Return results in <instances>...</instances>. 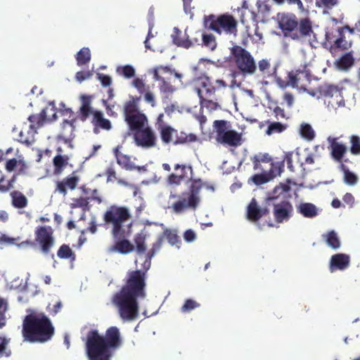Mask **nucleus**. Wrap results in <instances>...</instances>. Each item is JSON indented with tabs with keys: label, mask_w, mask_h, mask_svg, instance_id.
<instances>
[{
	"label": "nucleus",
	"mask_w": 360,
	"mask_h": 360,
	"mask_svg": "<svg viewBox=\"0 0 360 360\" xmlns=\"http://www.w3.org/2000/svg\"><path fill=\"white\" fill-rule=\"evenodd\" d=\"M79 181V177L75 172H72L71 174L56 182L54 193L65 196L68 191H73L77 188Z\"/></svg>",
	"instance_id": "a211bd4d"
},
{
	"label": "nucleus",
	"mask_w": 360,
	"mask_h": 360,
	"mask_svg": "<svg viewBox=\"0 0 360 360\" xmlns=\"http://www.w3.org/2000/svg\"><path fill=\"white\" fill-rule=\"evenodd\" d=\"M70 207L72 209L81 208L84 212L88 211L90 209L89 198L82 196L79 198H74L72 199Z\"/></svg>",
	"instance_id": "58836bf2"
},
{
	"label": "nucleus",
	"mask_w": 360,
	"mask_h": 360,
	"mask_svg": "<svg viewBox=\"0 0 360 360\" xmlns=\"http://www.w3.org/2000/svg\"><path fill=\"white\" fill-rule=\"evenodd\" d=\"M211 98H207V97H204V98H200V103L201 106L205 107V108L209 109L210 110H216L220 107V105H219V103L217 101H214L212 100ZM214 98L215 100H217V98H215V97Z\"/></svg>",
	"instance_id": "603ef678"
},
{
	"label": "nucleus",
	"mask_w": 360,
	"mask_h": 360,
	"mask_svg": "<svg viewBox=\"0 0 360 360\" xmlns=\"http://www.w3.org/2000/svg\"><path fill=\"white\" fill-rule=\"evenodd\" d=\"M57 256L63 259H70L73 262L75 260V254L68 245L63 244L57 252Z\"/></svg>",
	"instance_id": "4c0bfd02"
},
{
	"label": "nucleus",
	"mask_w": 360,
	"mask_h": 360,
	"mask_svg": "<svg viewBox=\"0 0 360 360\" xmlns=\"http://www.w3.org/2000/svg\"><path fill=\"white\" fill-rule=\"evenodd\" d=\"M338 0H316L315 4L318 8L331 9L338 4Z\"/></svg>",
	"instance_id": "052dcab7"
},
{
	"label": "nucleus",
	"mask_w": 360,
	"mask_h": 360,
	"mask_svg": "<svg viewBox=\"0 0 360 360\" xmlns=\"http://www.w3.org/2000/svg\"><path fill=\"white\" fill-rule=\"evenodd\" d=\"M82 105L79 110V118L82 122L87 120L90 115H93L94 110L91 106V98L89 96L82 95L81 96Z\"/></svg>",
	"instance_id": "5701e85b"
},
{
	"label": "nucleus",
	"mask_w": 360,
	"mask_h": 360,
	"mask_svg": "<svg viewBox=\"0 0 360 360\" xmlns=\"http://www.w3.org/2000/svg\"><path fill=\"white\" fill-rule=\"evenodd\" d=\"M354 63V59L351 52L344 54L338 60V67L342 70H347Z\"/></svg>",
	"instance_id": "49530a36"
},
{
	"label": "nucleus",
	"mask_w": 360,
	"mask_h": 360,
	"mask_svg": "<svg viewBox=\"0 0 360 360\" xmlns=\"http://www.w3.org/2000/svg\"><path fill=\"white\" fill-rule=\"evenodd\" d=\"M172 42L174 44L179 47H181V45H179V41H185L186 34L185 32L183 33L180 29L175 27L173 28L172 34L171 35Z\"/></svg>",
	"instance_id": "5fc2aeb1"
},
{
	"label": "nucleus",
	"mask_w": 360,
	"mask_h": 360,
	"mask_svg": "<svg viewBox=\"0 0 360 360\" xmlns=\"http://www.w3.org/2000/svg\"><path fill=\"white\" fill-rule=\"evenodd\" d=\"M54 333L51 319L43 312L32 311L23 319L22 334L25 341L45 342L52 338Z\"/></svg>",
	"instance_id": "7ed1b4c3"
},
{
	"label": "nucleus",
	"mask_w": 360,
	"mask_h": 360,
	"mask_svg": "<svg viewBox=\"0 0 360 360\" xmlns=\"http://www.w3.org/2000/svg\"><path fill=\"white\" fill-rule=\"evenodd\" d=\"M131 218L129 210L124 206L110 205L104 212L103 219L105 224L112 227L111 233L115 238L125 237L124 224Z\"/></svg>",
	"instance_id": "423d86ee"
},
{
	"label": "nucleus",
	"mask_w": 360,
	"mask_h": 360,
	"mask_svg": "<svg viewBox=\"0 0 360 360\" xmlns=\"http://www.w3.org/2000/svg\"><path fill=\"white\" fill-rule=\"evenodd\" d=\"M150 265V260L147 259L144 269L128 271L124 285L112 297V303L124 321H133L139 315L138 299H143L146 296L147 271Z\"/></svg>",
	"instance_id": "f257e3e1"
},
{
	"label": "nucleus",
	"mask_w": 360,
	"mask_h": 360,
	"mask_svg": "<svg viewBox=\"0 0 360 360\" xmlns=\"http://www.w3.org/2000/svg\"><path fill=\"white\" fill-rule=\"evenodd\" d=\"M350 152L353 155L360 154V138L357 136L352 135L350 136Z\"/></svg>",
	"instance_id": "bf43d9fd"
},
{
	"label": "nucleus",
	"mask_w": 360,
	"mask_h": 360,
	"mask_svg": "<svg viewBox=\"0 0 360 360\" xmlns=\"http://www.w3.org/2000/svg\"><path fill=\"white\" fill-rule=\"evenodd\" d=\"M8 339L0 336V358L9 357L11 355V351L8 348Z\"/></svg>",
	"instance_id": "864d4df0"
},
{
	"label": "nucleus",
	"mask_w": 360,
	"mask_h": 360,
	"mask_svg": "<svg viewBox=\"0 0 360 360\" xmlns=\"http://www.w3.org/2000/svg\"><path fill=\"white\" fill-rule=\"evenodd\" d=\"M184 181V175H178L177 174H171L168 176L167 181L170 185L179 186Z\"/></svg>",
	"instance_id": "0e129e2a"
},
{
	"label": "nucleus",
	"mask_w": 360,
	"mask_h": 360,
	"mask_svg": "<svg viewBox=\"0 0 360 360\" xmlns=\"http://www.w3.org/2000/svg\"><path fill=\"white\" fill-rule=\"evenodd\" d=\"M15 181V176L11 180L5 181L4 178L0 179V192L6 193L13 188V183Z\"/></svg>",
	"instance_id": "338daca9"
},
{
	"label": "nucleus",
	"mask_w": 360,
	"mask_h": 360,
	"mask_svg": "<svg viewBox=\"0 0 360 360\" xmlns=\"http://www.w3.org/2000/svg\"><path fill=\"white\" fill-rule=\"evenodd\" d=\"M250 179L255 185L259 186L271 181L272 179V176H269L268 172H264L253 175Z\"/></svg>",
	"instance_id": "8fccbe9b"
},
{
	"label": "nucleus",
	"mask_w": 360,
	"mask_h": 360,
	"mask_svg": "<svg viewBox=\"0 0 360 360\" xmlns=\"http://www.w3.org/2000/svg\"><path fill=\"white\" fill-rule=\"evenodd\" d=\"M75 118L72 117L71 120H65L62 123V131L60 136L65 139L68 136H71L75 129Z\"/></svg>",
	"instance_id": "a19ab883"
},
{
	"label": "nucleus",
	"mask_w": 360,
	"mask_h": 360,
	"mask_svg": "<svg viewBox=\"0 0 360 360\" xmlns=\"http://www.w3.org/2000/svg\"><path fill=\"white\" fill-rule=\"evenodd\" d=\"M173 72L174 70H172L168 66L159 65L153 69V79L160 82L159 88L161 92L172 94L175 91V88L172 85L171 82L162 76L167 74L172 75Z\"/></svg>",
	"instance_id": "f3484780"
},
{
	"label": "nucleus",
	"mask_w": 360,
	"mask_h": 360,
	"mask_svg": "<svg viewBox=\"0 0 360 360\" xmlns=\"http://www.w3.org/2000/svg\"><path fill=\"white\" fill-rule=\"evenodd\" d=\"M276 20L278 27L285 37L302 41L314 34L311 22L308 18H302L298 22L297 18L293 13H278Z\"/></svg>",
	"instance_id": "20e7f679"
},
{
	"label": "nucleus",
	"mask_w": 360,
	"mask_h": 360,
	"mask_svg": "<svg viewBox=\"0 0 360 360\" xmlns=\"http://www.w3.org/2000/svg\"><path fill=\"white\" fill-rule=\"evenodd\" d=\"M7 310V303L4 299L0 298V328H4L6 324L5 313Z\"/></svg>",
	"instance_id": "680f3d73"
},
{
	"label": "nucleus",
	"mask_w": 360,
	"mask_h": 360,
	"mask_svg": "<svg viewBox=\"0 0 360 360\" xmlns=\"http://www.w3.org/2000/svg\"><path fill=\"white\" fill-rule=\"evenodd\" d=\"M269 214V210L267 207H260L255 198H252L247 207L246 217L252 222H257Z\"/></svg>",
	"instance_id": "6ab92c4d"
},
{
	"label": "nucleus",
	"mask_w": 360,
	"mask_h": 360,
	"mask_svg": "<svg viewBox=\"0 0 360 360\" xmlns=\"http://www.w3.org/2000/svg\"><path fill=\"white\" fill-rule=\"evenodd\" d=\"M339 37L334 41V46L342 50L348 49L352 45V40L347 38L345 33L338 28Z\"/></svg>",
	"instance_id": "f704fd0d"
},
{
	"label": "nucleus",
	"mask_w": 360,
	"mask_h": 360,
	"mask_svg": "<svg viewBox=\"0 0 360 360\" xmlns=\"http://www.w3.org/2000/svg\"><path fill=\"white\" fill-rule=\"evenodd\" d=\"M284 165L283 162H271V168L269 169V172L268 174L269 176H272V179L277 176L281 175V174L283 172Z\"/></svg>",
	"instance_id": "3c124183"
},
{
	"label": "nucleus",
	"mask_w": 360,
	"mask_h": 360,
	"mask_svg": "<svg viewBox=\"0 0 360 360\" xmlns=\"http://www.w3.org/2000/svg\"><path fill=\"white\" fill-rule=\"evenodd\" d=\"M297 212L307 218H313L318 214L316 207L310 202L300 203Z\"/></svg>",
	"instance_id": "c756f323"
},
{
	"label": "nucleus",
	"mask_w": 360,
	"mask_h": 360,
	"mask_svg": "<svg viewBox=\"0 0 360 360\" xmlns=\"http://www.w3.org/2000/svg\"><path fill=\"white\" fill-rule=\"evenodd\" d=\"M300 134L302 137L307 140H312L315 136L314 131L309 124H302L301 125Z\"/></svg>",
	"instance_id": "13d9d810"
},
{
	"label": "nucleus",
	"mask_w": 360,
	"mask_h": 360,
	"mask_svg": "<svg viewBox=\"0 0 360 360\" xmlns=\"http://www.w3.org/2000/svg\"><path fill=\"white\" fill-rule=\"evenodd\" d=\"M217 143L231 147H237L242 144V135L235 130L228 129L226 120H215L214 122Z\"/></svg>",
	"instance_id": "9b49d317"
},
{
	"label": "nucleus",
	"mask_w": 360,
	"mask_h": 360,
	"mask_svg": "<svg viewBox=\"0 0 360 360\" xmlns=\"http://www.w3.org/2000/svg\"><path fill=\"white\" fill-rule=\"evenodd\" d=\"M35 134V131H32L29 129L26 132H24L22 130L20 131L17 137V141L24 143L27 146L32 145L34 141V135Z\"/></svg>",
	"instance_id": "79ce46f5"
},
{
	"label": "nucleus",
	"mask_w": 360,
	"mask_h": 360,
	"mask_svg": "<svg viewBox=\"0 0 360 360\" xmlns=\"http://www.w3.org/2000/svg\"><path fill=\"white\" fill-rule=\"evenodd\" d=\"M35 241L39 245L41 250L48 254L53 248L55 240L53 229L49 226H39L34 231Z\"/></svg>",
	"instance_id": "4468645a"
},
{
	"label": "nucleus",
	"mask_w": 360,
	"mask_h": 360,
	"mask_svg": "<svg viewBox=\"0 0 360 360\" xmlns=\"http://www.w3.org/2000/svg\"><path fill=\"white\" fill-rule=\"evenodd\" d=\"M91 123L95 127H98L107 131L112 128L110 121L105 119L103 116V113L99 110H95V112H94Z\"/></svg>",
	"instance_id": "393cba45"
},
{
	"label": "nucleus",
	"mask_w": 360,
	"mask_h": 360,
	"mask_svg": "<svg viewBox=\"0 0 360 360\" xmlns=\"http://www.w3.org/2000/svg\"><path fill=\"white\" fill-rule=\"evenodd\" d=\"M132 84H133V86L138 90V91L140 94H143L148 89V86H146V84L144 83L143 80L139 77L135 78L133 80Z\"/></svg>",
	"instance_id": "69168bd1"
},
{
	"label": "nucleus",
	"mask_w": 360,
	"mask_h": 360,
	"mask_svg": "<svg viewBox=\"0 0 360 360\" xmlns=\"http://www.w3.org/2000/svg\"><path fill=\"white\" fill-rule=\"evenodd\" d=\"M117 72L126 78H131L135 75V69L129 65H126L117 68Z\"/></svg>",
	"instance_id": "4d7b16f0"
},
{
	"label": "nucleus",
	"mask_w": 360,
	"mask_h": 360,
	"mask_svg": "<svg viewBox=\"0 0 360 360\" xmlns=\"http://www.w3.org/2000/svg\"><path fill=\"white\" fill-rule=\"evenodd\" d=\"M349 263L350 257L348 255L338 253L331 257L329 269L330 272L337 270L343 271L349 267Z\"/></svg>",
	"instance_id": "4be33fe9"
},
{
	"label": "nucleus",
	"mask_w": 360,
	"mask_h": 360,
	"mask_svg": "<svg viewBox=\"0 0 360 360\" xmlns=\"http://www.w3.org/2000/svg\"><path fill=\"white\" fill-rule=\"evenodd\" d=\"M200 46H204L211 51L215 50L217 46L216 37L212 34H207L202 31V41Z\"/></svg>",
	"instance_id": "37998d69"
},
{
	"label": "nucleus",
	"mask_w": 360,
	"mask_h": 360,
	"mask_svg": "<svg viewBox=\"0 0 360 360\" xmlns=\"http://www.w3.org/2000/svg\"><path fill=\"white\" fill-rule=\"evenodd\" d=\"M134 243L139 254H143L146 250V235L143 232L136 233L134 236Z\"/></svg>",
	"instance_id": "c03bdc74"
},
{
	"label": "nucleus",
	"mask_w": 360,
	"mask_h": 360,
	"mask_svg": "<svg viewBox=\"0 0 360 360\" xmlns=\"http://www.w3.org/2000/svg\"><path fill=\"white\" fill-rule=\"evenodd\" d=\"M311 77L312 74L309 68V63L305 62L290 71L288 73L287 79H290V85L292 88L307 91L309 94L314 95V93H311L307 90V87L311 82Z\"/></svg>",
	"instance_id": "f8f14e48"
},
{
	"label": "nucleus",
	"mask_w": 360,
	"mask_h": 360,
	"mask_svg": "<svg viewBox=\"0 0 360 360\" xmlns=\"http://www.w3.org/2000/svg\"><path fill=\"white\" fill-rule=\"evenodd\" d=\"M344 180L346 184L353 186L357 183L358 177L349 169H345L344 172Z\"/></svg>",
	"instance_id": "e2e57ef3"
},
{
	"label": "nucleus",
	"mask_w": 360,
	"mask_h": 360,
	"mask_svg": "<svg viewBox=\"0 0 360 360\" xmlns=\"http://www.w3.org/2000/svg\"><path fill=\"white\" fill-rule=\"evenodd\" d=\"M290 181L288 180L287 184L281 183L276 186L272 191V196L267 198L268 205H270L272 203L274 206V217L276 221L279 224L289 220L293 212V207L289 201L276 202L280 195L290 191Z\"/></svg>",
	"instance_id": "6e6552de"
},
{
	"label": "nucleus",
	"mask_w": 360,
	"mask_h": 360,
	"mask_svg": "<svg viewBox=\"0 0 360 360\" xmlns=\"http://www.w3.org/2000/svg\"><path fill=\"white\" fill-rule=\"evenodd\" d=\"M134 139L137 146L150 148L156 145V136L150 127L141 128L134 133Z\"/></svg>",
	"instance_id": "dca6fc26"
},
{
	"label": "nucleus",
	"mask_w": 360,
	"mask_h": 360,
	"mask_svg": "<svg viewBox=\"0 0 360 360\" xmlns=\"http://www.w3.org/2000/svg\"><path fill=\"white\" fill-rule=\"evenodd\" d=\"M139 100L140 97H131V100L124 103L123 107L124 120L132 131L143 128L148 122L146 116L139 110Z\"/></svg>",
	"instance_id": "9d476101"
},
{
	"label": "nucleus",
	"mask_w": 360,
	"mask_h": 360,
	"mask_svg": "<svg viewBox=\"0 0 360 360\" xmlns=\"http://www.w3.org/2000/svg\"><path fill=\"white\" fill-rule=\"evenodd\" d=\"M174 169H181V173L179 175H184V180L188 178L189 181L191 182V179H193L192 176L193 168L191 165L176 164L174 165Z\"/></svg>",
	"instance_id": "09e8293b"
},
{
	"label": "nucleus",
	"mask_w": 360,
	"mask_h": 360,
	"mask_svg": "<svg viewBox=\"0 0 360 360\" xmlns=\"http://www.w3.org/2000/svg\"><path fill=\"white\" fill-rule=\"evenodd\" d=\"M205 185L206 184L200 179H191V184L187 191L181 193L179 195L171 192L170 199L178 198V200L172 205L173 211L179 214L188 210H195L200 202V192Z\"/></svg>",
	"instance_id": "39448f33"
},
{
	"label": "nucleus",
	"mask_w": 360,
	"mask_h": 360,
	"mask_svg": "<svg viewBox=\"0 0 360 360\" xmlns=\"http://www.w3.org/2000/svg\"><path fill=\"white\" fill-rule=\"evenodd\" d=\"M117 162L127 170H134L139 168L131 162L129 156L123 153L122 155H117Z\"/></svg>",
	"instance_id": "a18cd8bd"
},
{
	"label": "nucleus",
	"mask_w": 360,
	"mask_h": 360,
	"mask_svg": "<svg viewBox=\"0 0 360 360\" xmlns=\"http://www.w3.org/2000/svg\"><path fill=\"white\" fill-rule=\"evenodd\" d=\"M185 34V41H179V45H181L182 48L188 49L201 45L202 30H198L188 32V28H186Z\"/></svg>",
	"instance_id": "412c9836"
},
{
	"label": "nucleus",
	"mask_w": 360,
	"mask_h": 360,
	"mask_svg": "<svg viewBox=\"0 0 360 360\" xmlns=\"http://www.w3.org/2000/svg\"><path fill=\"white\" fill-rule=\"evenodd\" d=\"M253 163V169L258 170L262 169L261 162H271L272 158L268 153H259L251 158Z\"/></svg>",
	"instance_id": "e433bc0d"
},
{
	"label": "nucleus",
	"mask_w": 360,
	"mask_h": 360,
	"mask_svg": "<svg viewBox=\"0 0 360 360\" xmlns=\"http://www.w3.org/2000/svg\"><path fill=\"white\" fill-rule=\"evenodd\" d=\"M69 158L66 155H57L53 159V164L54 166L53 174L58 175L60 174L64 167L68 165Z\"/></svg>",
	"instance_id": "7c9ffc66"
},
{
	"label": "nucleus",
	"mask_w": 360,
	"mask_h": 360,
	"mask_svg": "<svg viewBox=\"0 0 360 360\" xmlns=\"http://www.w3.org/2000/svg\"><path fill=\"white\" fill-rule=\"evenodd\" d=\"M158 129L160 132L161 140L163 143L168 144L172 142L174 143L176 133L175 129L165 123H162Z\"/></svg>",
	"instance_id": "a878e982"
},
{
	"label": "nucleus",
	"mask_w": 360,
	"mask_h": 360,
	"mask_svg": "<svg viewBox=\"0 0 360 360\" xmlns=\"http://www.w3.org/2000/svg\"><path fill=\"white\" fill-rule=\"evenodd\" d=\"M199 83L200 87L196 89L199 98H214L217 91L227 86V84L223 79H217L212 82L208 77H200Z\"/></svg>",
	"instance_id": "2eb2a0df"
},
{
	"label": "nucleus",
	"mask_w": 360,
	"mask_h": 360,
	"mask_svg": "<svg viewBox=\"0 0 360 360\" xmlns=\"http://www.w3.org/2000/svg\"><path fill=\"white\" fill-rule=\"evenodd\" d=\"M258 68L264 78H267L272 75L271 71V64L268 60H260L258 63Z\"/></svg>",
	"instance_id": "de8ad7c7"
},
{
	"label": "nucleus",
	"mask_w": 360,
	"mask_h": 360,
	"mask_svg": "<svg viewBox=\"0 0 360 360\" xmlns=\"http://www.w3.org/2000/svg\"><path fill=\"white\" fill-rule=\"evenodd\" d=\"M203 24L206 29L213 31L218 34H225L227 35L238 34V20L234 16L229 13L215 15L210 14L205 15Z\"/></svg>",
	"instance_id": "0eeeda50"
},
{
	"label": "nucleus",
	"mask_w": 360,
	"mask_h": 360,
	"mask_svg": "<svg viewBox=\"0 0 360 360\" xmlns=\"http://www.w3.org/2000/svg\"><path fill=\"white\" fill-rule=\"evenodd\" d=\"M77 64L82 66L89 63L91 60V52L89 48L84 47L76 55Z\"/></svg>",
	"instance_id": "ea45409f"
},
{
	"label": "nucleus",
	"mask_w": 360,
	"mask_h": 360,
	"mask_svg": "<svg viewBox=\"0 0 360 360\" xmlns=\"http://www.w3.org/2000/svg\"><path fill=\"white\" fill-rule=\"evenodd\" d=\"M323 238L326 240L327 245L333 249H338L340 247V240L337 233L332 230L323 235Z\"/></svg>",
	"instance_id": "473e14b6"
},
{
	"label": "nucleus",
	"mask_w": 360,
	"mask_h": 360,
	"mask_svg": "<svg viewBox=\"0 0 360 360\" xmlns=\"http://www.w3.org/2000/svg\"><path fill=\"white\" fill-rule=\"evenodd\" d=\"M292 157H293V153L292 152H287L284 155V158L283 160V162H286L288 169L292 172H295V167L292 165Z\"/></svg>",
	"instance_id": "774afa93"
},
{
	"label": "nucleus",
	"mask_w": 360,
	"mask_h": 360,
	"mask_svg": "<svg viewBox=\"0 0 360 360\" xmlns=\"http://www.w3.org/2000/svg\"><path fill=\"white\" fill-rule=\"evenodd\" d=\"M11 196L12 198V205L14 207L21 209L27 205V199L21 192L15 191L11 193Z\"/></svg>",
	"instance_id": "2f4dec72"
},
{
	"label": "nucleus",
	"mask_w": 360,
	"mask_h": 360,
	"mask_svg": "<svg viewBox=\"0 0 360 360\" xmlns=\"http://www.w3.org/2000/svg\"><path fill=\"white\" fill-rule=\"evenodd\" d=\"M5 168L7 172H11L18 168V174H25L27 168V164L23 160H18L15 158L9 159L6 162Z\"/></svg>",
	"instance_id": "bb28decb"
},
{
	"label": "nucleus",
	"mask_w": 360,
	"mask_h": 360,
	"mask_svg": "<svg viewBox=\"0 0 360 360\" xmlns=\"http://www.w3.org/2000/svg\"><path fill=\"white\" fill-rule=\"evenodd\" d=\"M47 117V109L42 110L38 114L31 115L28 117V120L30 122L29 128L32 131L37 133V129L40 128L44 123L46 121Z\"/></svg>",
	"instance_id": "b1692460"
},
{
	"label": "nucleus",
	"mask_w": 360,
	"mask_h": 360,
	"mask_svg": "<svg viewBox=\"0 0 360 360\" xmlns=\"http://www.w3.org/2000/svg\"><path fill=\"white\" fill-rule=\"evenodd\" d=\"M319 93L324 97L331 98L340 94V89L338 86L333 84H323L319 87Z\"/></svg>",
	"instance_id": "c9c22d12"
},
{
	"label": "nucleus",
	"mask_w": 360,
	"mask_h": 360,
	"mask_svg": "<svg viewBox=\"0 0 360 360\" xmlns=\"http://www.w3.org/2000/svg\"><path fill=\"white\" fill-rule=\"evenodd\" d=\"M134 249V245L127 239H122L117 241L114 245L110 247V251L117 252L125 255L132 252Z\"/></svg>",
	"instance_id": "cd10ccee"
},
{
	"label": "nucleus",
	"mask_w": 360,
	"mask_h": 360,
	"mask_svg": "<svg viewBox=\"0 0 360 360\" xmlns=\"http://www.w3.org/2000/svg\"><path fill=\"white\" fill-rule=\"evenodd\" d=\"M230 53L237 70H240L243 75H252L256 73V61L248 50L239 45H233L230 49Z\"/></svg>",
	"instance_id": "1a4fd4ad"
},
{
	"label": "nucleus",
	"mask_w": 360,
	"mask_h": 360,
	"mask_svg": "<svg viewBox=\"0 0 360 360\" xmlns=\"http://www.w3.org/2000/svg\"><path fill=\"white\" fill-rule=\"evenodd\" d=\"M331 158L338 162H342V159L347 151L345 144L338 142L337 138L328 137Z\"/></svg>",
	"instance_id": "aec40b11"
},
{
	"label": "nucleus",
	"mask_w": 360,
	"mask_h": 360,
	"mask_svg": "<svg viewBox=\"0 0 360 360\" xmlns=\"http://www.w3.org/2000/svg\"><path fill=\"white\" fill-rule=\"evenodd\" d=\"M266 122L268 124V127L266 130V134L269 136L274 134L281 133L284 131L288 127V125L286 124H283L279 122H271L269 120H267L266 121Z\"/></svg>",
	"instance_id": "72a5a7b5"
},
{
	"label": "nucleus",
	"mask_w": 360,
	"mask_h": 360,
	"mask_svg": "<svg viewBox=\"0 0 360 360\" xmlns=\"http://www.w3.org/2000/svg\"><path fill=\"white\" fill-rule=\"evenodd\" d=\"M122 340L119 329L110 327L104 336L91 330L86 335V349L89 360H110L112 351L120 347Z\"/></svg>",
	"instance_id": "f03ea898"
},
{
	"label": "nucleus",
	"mask_w": 360,
	"mask_h": 360,
	"mask_svg": "<svg viewBox=\"0 0 360 360\" xmlns=\"http://www.w3.org/2000/svg\"><path fill=\"white\" fill-rule=\"evenodd\" d=\"M165 238L167 239L171 245H175L178 248H180L181 240L177 234L176 230L166 229L162 234L158 237L156 241L153 244L151 249L147 252L146 258L148 260H150L161 249Z\"/></svg>",
	"instance_id": "ddd939ff"
},
{
	"label": "nucleus",
	"mask_w": 360,
	"mask_h": 360,
	"mask_svg": "<svg viewBox=\"0 0 360 360\" xmlns=\"http://www.w3.org/2000/svg\"><path fill=\"white\" fill-rule=\"evenodd\" d=\"M200 307V304L197 302L195 300L192 299L186 300L184 304L181 307V311L182 313H189L192 310Z\"/></svg>",
	"instance_id": "6e6d98bb"
},
{
	"label": "nucleus",
	"mask_w": 360,
	"mask_h": 360,
	"mask_svg": "<svg viewBox=\"0 0 360 360\" xmlns=\"http://www.w3.org/2000/svg\"><path fill=\"white\" fill-rule=\"evenodd\" d=\"M198 137L195 134L190 133L186 134L184 131H179L176 129L175 137L174 141V145L186 144L196 141Z\"/></svg>",
	"instance_id": "c85d7f7f"
}]
</instances>
